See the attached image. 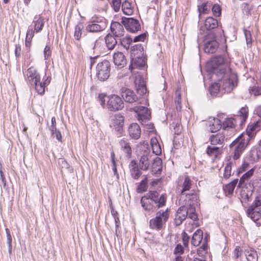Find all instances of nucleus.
I'll list each match as a JSON object with an SVG mask.
<instances>
[{"instance_id":"nucleus-29","label":"nucleus","mask_w":261,"mask_h":261,"mask_svg":"<svg viewBox=\"0 0 261 261\" xmlns=\"http://www.w3.org/2000/svg\"><path fill=\"white\" fill-rule=\"evenodd\" d=\"M124 123V117L120 114H116L114 116L112 119V122L111 126H113L118 130L122 127Z\"/></svg>"},{"instance_id":"nucleus-44","label":"nucleus","mask_w":261,"mask_h":261,"mask_svg":"<svg viewBox=\"0 0 261 261\" xmlns=\"http://www.w3.org/2000/svg\"><path fill=\"white\" fill-rule=\"evenodd\" d=\"M84 27L82 23H79L75 27V31L74 33V36L75 38L79 40L80 39L82 34V30Z\"/></svg>"},{"instance_id":"nucleus-20","label":"nucleus","mask_w":261,"mask_h":261,"mask_svg":"<svg viewBox=\"0 0 261 261\" xmlns=\"http://www.w3.org/2000/svg\"><path fill=\"white\" fill-rule=\"evenodd\" d=\"M261 126V122L257 121L255 123H253L249 125L247 129L246 133H243L242 135H247L249 137V140L253 138L256 135V133L258 132Z\"/></svg>"},{"instance_id":"nucleus-53","label":"nucleus","mask_w":261,"mask_h":261,"mask_svg":"<svg viewBox=\"0 0 261 261\" xmlns=\"http://www.w3.org/2000/svg\"><path fill=\"white\" fill-rule=\"evenodd\" d=\"M212 11L215 16H220L221 14V9L219 5L215 4L212 8Z\"/></svg>"},{"instance_id":"nucleus-63","label":"nucleus","mask_w":261,"mask_h":261,"mask_svg":"<svg viewBox=\"0 0 261 261\" xmlns=\"http://www.w3.org/2000/svg\"><path fill=\"white\" fill-rule=\"evenodd\" d=\"M234 256L236 258H238L241 255V249L240 247L237 246L233 251Z\"/></svg>"},{"instance_id":"nucleus-27","label":"nucleus","mask_w":261,"mask_h":261,"mask_svg":"<svg viewBox=\"0 0 261 261\" xmlns=\"http://www.w3.org/2000/svg\"><path fill=\"white\" fill-rule=\"evenodd\" d=\"M210 130L212 133H215L221 129L222 126L220 120L214 118L208 121Z\"/></svg>"},{"instance_id":"nucleus-21","label":"nucleus","mask_w":261,"mask_h":261,"mask_svg":"<svg viewBox=\"0 0 261 261\" xmlns=\"http://www.w3.org/2000/svg\"><path fill=\"white\" fill-rule=\"evenodd\" d=\"M123 24H121L118 22H113L111 25V31L113 34L117 37L123 36L124 34V30Z\"/></svg>"},{"instance_id":"nucleus-62","label":"nucleus","mask_w":261,"mask_h":261,"mask_svg":"<svg viewBox=\"0 0 261 261\" xmlns=\"http://www.w3.org/2000/svg\"><path fill=\"white\" fill-rule=\"evenodd\" d=\"M146 37L145 34H142L137 36H136L134 38V42H139V41H143Z\"/></svg>"},{"instance_id":"nucleus-61","label":"nucleus","mask_w":261,"mask_h":261,"mask_svg":"<svg viewBox=\"0 0 261 261\" xmlns=\"http://www.w3.org/2000/svg\"><path fill=\"white\" fill-rule=\"evenodd\" d=\"M15 56L17 58H19L21 54V47L19 44H16L14 50Z\"/></svg>"},{"instance_id":"nucleus-46","label":"nucleus","mask_w":261,"mask_h":261,"mask_svg":"<svg viewBox=\"0 0 261 261\" xmlns=\"http://www.w3.org/2000/svg\"><path fill=\"white\" fill-rule=\"evenodd\" d=\"M32 85L35 86V89L38 94L42 95L44 93L45 87L42 83L40 82V81L37 82L36 84H34V85Z\"/></svg>"},{"instance_id":"nucleus-40","label":"nucleus","mask_w":261,"mask_h":261,"mask_svg":"<svg viewBox=\"0 0 261 261\" xmlns=\"http://www.w3.org/2000/svg\"><path fill=\"white\" fill-rule=\"evenodd\" d=\"M245 255L248 261H257L258 256L256 251L252 249L246 250Z\"/></svg>"},{"instance_id":"nucleus-17","label":"nucleus","mask_w":261,"mask_h":261,"mask_svg":"<svg viewBox=\"0 0 261 261\" xmlns=\"http://www.w3.org/2000/svg\"><path fill=\"white\" fill-rule=\"evenodd\" d=\"M151 154L148 150H145L139 160V167L141 169L147 170L150 164Z\"/></svg>"},{"instance_id":"nucleus-64","label":"nucleus","mask_w":261,"mask_h":261,"mask_svg":"<svg viewBox=\"0 0 261 261\" xmlns=\"http://www.w3.org/2000/svg\"><path fill=\"white\" fill-rule=\"evenodd\" d=\"M175 94L176 95V97L175 98V104L181 103L180 93L178 90L176 91Z\"/></svg>"},{"instance_id":"nucleus-57","label":"nucleus","mask_w":261,"mask_h":261,"mask_svg":"<svg viewBox=\"0 0 261 261\" xmlns=\"http://www.w3.org/2000/svg\"><path fill=\"white\" fill-rule=\"evenodd\" d=\"M244 34L246 38V43L248 45H251L252 44V39L250 31L245 30H244Z\"/></svg>"},{"instance_id":"nucleus-13","label":"nucleus","mask_w":261,"mask_h":261,"mask_svg":"<svg viewBox=\"0 0 261 261\" xmlns=\"http://www.w3.org/2000/svg\"><path fill=\"white\" fill-rule=\"evenodd\" d=\"M121 22L129 32L136 33L141 29L139 21L133 18L122 17Z\"/></svg>"},{"instance_id":"nucleus-26","label":"nucleus","mask_w":261,"mask_h":261,"mask_svg":"<svg viewBox=\"0 0 261 261\" xmlns=\"http://www.w3.org/2000/svg\"><path fill=\"white\" fill-rule=\"evenodd\" d=\"M225 139V136L222 133H218L213 135L210 138V141L212 145H221L223 144Z\"/></svg>"},{"instance_id":"nucleus-6","label":"nucleus","mask_w":261,"mask_h":261,"mask_svg":"<svg viewBox=\"0 0 261 261\" xmlns=\"http://www.w3.org/2000/svg\"><path fill=\"white\" fill-rule=\"evenodd\" d=\"M247 216L257 224H261V196L256 197L247 210Z\"/></svg>"},{"instance_id":"nucleus-55","label":"nucleus","mask_w":261,"mask_h":261,"mask_svg":"<svg viewBox=\"0 0 261 261\" xmlns=\"http://www.w3.org/2000/svg\"><path fill=\"white\" fill-rule=\"evenodd\" d=\"M101 43L98 39H96L93 43L91 44V47L94 51H97L100 49Z\"/></svg>"},{"instance_id":"nucleus-25","label":"nucleus","mask_w":261,"mask_h":261,"mask_svg":"<svg viewBox=\"0 0 261 261\" xmlns=\"http://www.w3.org/2000/svg\"><path fill=\"white\" fill-rule=\"evenodd\" d=\"M218 47V43L216 39L207 41L204 45V51L208 54L214 53Z\"/></svg>"},{"instance_id":"nucleus-37","label":"nucleus","mask_w":261,"mask_h":261,"mask_svg":"<svg viewBox=\"0 0 261 261\" xmlns=\"http://www.w3.org/2000/svg\"><path fill=\"white\" fill-rule=\"evenodd\" d=\"M254 172V168H251L247 172L244 173L240 179L239 186L240 187L241 185L244 184L245 181L250 179L253 175Z\"/></svg>"},{"instance_id":"nucleus-31","label":"nucleus","mask_w":261,"mask_h":261,"mask_svg":"<svg viewBox=\"0 0 261 261\" xmlns=\"http://www.w3.org/2000/svg\"><path fill=\"white\" fill-rule=\"evenodd\" d=\"M150 145L152 148V152L156 155L162 153V148L158 139L155 137L152 138L150 140Z\"/></svg>"},{"instance_id":"nucleus-7","label":"nucleus","mask_w":261,"mask_h":261,"mask_svg":"<svg viewBox=\"0 0 261 261\" xmlns=\"http://www.w3.org/2000/svg\"><path fill=\"white\" fill-rule=\"evenodd\" d=\"M106 19L103 17H93L87 23L85 30L88 32L98 33L107 28Z\"/></svg>"},{"instance_id":"nucleus-58","label":"nucleus","mask_w":261,"mask_h":261,"mask_svg":"<svg viewBox=\"0 0 261 261\" xmlns=\"http://www.w3.org/2000/svg\"><path fill=\"white\" fill-rule=\"evenodd\" d=\"M51 51L50 47L48 46H46L44 49V60H47L51 55Z\"/></svg>"},{"instance_id":"nucleus-23","label":"nucleus","mask_w":261,"mask_h":261,"mask_svg":"<svg viewBox=\"0 0 261 261\" xmlns=\"http://www.w3.org/2000/svg\"><path fill=\"white\" fill-rule=\"evenodd\" d=\"M129 136L134 139H138L141 136V128L137 123H132L128 127Z\"/></svg>"},{"instance_id":"nucleus-35","label":"nucleus","mask_w":261,"mask_h":261,"mask_svg":"<svg viewBox=\"0 0 261 261\" xmlns=\"http://www.w3.org/2000/svg\"><path fill=\"white\" fill-rule=\"evenodd\" d=\"M136 84L138 85L137 88V92L140 95H144L147 92V89L144 80L141 78L136 80Z\"/></svg>"},{"instance_id":"nucleus-33","label":"nucleus","mask_w":261,"mask_h":261,"mask_svg":"<svg viewBox=\"0 0 261 261\" xmlns=\"http://www.w3.org/2000/svg\"><path fill=\"white\" fill-rule=\"evenodd\" d=\"M33 23L36 32H39L42 30L44 26V19L40 15H37L34 17Z\"/></svg>"},{"instance_id":"nucleus-49","label":"nucleus","mask_w":261,"mask_h":261,"mask_svg":"<svg viewBox=\"0 0 261 261\" xmlns=\"http://www.w3.org/2000/svg\"><path fill=\"white\" fill-rule=\"evenodd\" d=\"M108 96L104 93H100L98 94L97 97V100L100 102L101 106L105 108L107 107V103H106V98H107Z\"/></svg>"},{"instance_id":"nucleus-32","label":"nucleus","mask_w":261,"mask_h":261,"mask_svg":"<svg viewBox=\"0 0 261 261\" xmlns=\"http://www.w3.org/2000/svg\"><path fill=\"white\" fill-rule=\"evenodd\" d=\"M119 144L121 150L123 151L128 158H130L132 154V148L129 142L124 139H121Z\"/></svg>"},{"instance_id":"nucleus-50","label":"nucleus","mask_w":261,"mask_h":261,"mask_svg":"<svg viewBox=\"0 0 261 261\" xmlns=\"http://www.w3.org/2000/svg\"><path fill=\"white\" fill-rule=\"evenodd\" d=\"M211 6L207 5V3H203L201 6H198V11L199 15L201 14L207 13L209 11Z\"/></svg>"},{"instance_id":"nucleus-11","label":"nucleus","mask_w":261,"mask_h":261,"mask_svg":"<svg viewBox=\"0 0 261 261\" xmlns=\"http://www.w3.org/2000/svg\"><path fill=\"white\" fill-rule=\"evenodd\" d=\"M137 114L139 121L142 124L148 121L151 117V113L147 108L142 106H136L132 108Z\"/></svg>"},{"instance_id":"nucleus-12","label":"nucleus","mask_w":261,"mask_h":261,"mask_svg":"<svg viewBox=\"0 0 261 261\" xmlns=\"http://www.w3.org/2000/svg\"><path fill=\"white\" fill-rule=\"evenodd\" d=\"M148 196L153 200L155 210L165 205L167 200L166 194L160 195L156 191H149Z\"/></svg>"},{"instance_id":"nucleus-9","label":"nucleus","mask_w":261,"mask_h":261,"mask_svg":"<svg viewBox=\"0 0 261 261\" xmlns=\"http://www.w3.org/2000/svg\"><path fill=\"white\" fill-rule=\"evenodd\" d=\"M124 107V102L121 98L117 95L111 94L108 96L107 108L111 111L122 110Z\"/></svg>"},{"instance_id":"nucleus-43","label":"nucleus","mask_w":261,"mask_h":261,"mask_svg":"<svg viewBox=\"0 0 261 261\" xmlns=\"http://www.w3.org/2000/svg\"><path fill=\"white\" fill-rule=\"evenodd\" d=\"M260 156V153L256 149H252L251 150L249 154V158L250 161L255 162H257Z\"/></svg>"},{"instance_id":"nucleus-4","label":"nucleus","mask_w":261,"mask_h":261,"mask_svg":"<svg viewBox=\"0 0 261 261\" xmlns=\"http://www.w3.org/2000/svg\"><path fill=\"white\" fill-rule=\"evenodd\" d=\"M169 212L170 210L168 208L158 212L155 217L150 220V227L156 231L164 229L169 218Z\"/></svg>"},{"instance_id":"nucleus-10","label":"nucleus","mask_w":261,"mask_h":261,"mask_svg":"<svg viewBox=\"0 0 261 261\" xmlns=\"http://www.w3.org/2000/svg\"><path fill=\"white\" fill-rule=\"evenodd\" d=\"M110 64L106 60L98 63L96 66V75L100 81H106L110 76Z\"/></svg>"},{"instance_id":"nucleus-8","label":"nucleus","mask_w":261,"mask_h":261,"mask_svg":"<svg viewBox=\"0 0 261 261\" xmlns=\"http://www.w3.org/2000/svg\"><path fill=\"white\" fill-rule=\"evenodd\" d=\"M248 114V110L246 107H242L238 112V115L236 118H227L223 123V127L224 129L226 128L235 127L237 121H239L240 125H242L246 121Z\"/></svg>"},{"instance_id":"nucleus-34","label":"nucleus","mask_w":261,"mask_h":261,"mask_svg":"<svg viewBox=\"0 0 261 261\" xmlns=\"http://www.w3.org/2000/svg\"><path fill=\"white\" fill-rule=\"evenodd\" d=\"M122 10L123 13L127 15H130L134 12V9L131 3L128 0H125L122 4Z\"/></svg>"},{"instance_id":"nucleus-54","label":"nucleus","mask_w":261,"mask_h":261,"mask_svg":"<svg viewBox=\"0 0 261 261\" xmlns=\"http://www.w3.org/2000/svg\"><path fill=\"white\" fill-rule=\"evenodd\" d=\"M121 4V0H113L112 7L115 12H118L120 10Z\"/></svg>"},{"instance_id":"nucleus-42","label":"nucleus","mask_w":261,"mask_h":261,"mask_svg":"<svg viewBox=\"0 0 261 261\" xmlns=\"http://www.w3.org/2000/svg\"><path fill=\"white\" fill-rule=\"evenodd\" d=\"M58 164L62 172L63 170H67L70 172L72 171V169L70 168L68 163L64 159H59L58 160Z\"/></svg>"},{"instance_id":"nucleus-24","label":"nucleus","mask_w":261,"mask_h":261,"mask_svg":"<svg viewBox=\"0 0 261 261\" xmlns=\"http://www.w3.org/2000/svg\"><path fill=\"white\" fill-rule=\"evenodd\" d=\"M151 172L152 174H160L162 169V161L159 157H155L152 164Z\"/></svg>"},{"instance_id":"nucleus-48","label":"nucleus","mask_w":261,"mask_h":261,"mask_svg":"<svg viewBox=\"0 0 261 261\" xmlns=\"http://www.w3.org/2000/svg\"><path fill=\"white\" fill-rule=\"evenodd\" d=\"M111 161L113 164L112 170L114 172V174L116 175L117 179L119 178V174L117 172L116 161L115 160V153L113 151L111 153Z\"/></svg>"},{"instance_id":"nucleus-47","label":"nucleus","mask_w":261,"mask_h":261,"mask_svg":"<svg viewBox=\"0 0 261 261\" xmlns=\"http://www.w3.org/2000/svg\"><path fill=\"white\" fill-rule=\"evenodd\" d=\"M133 41L132 39L129 37L126 36L121 39V44L126 49H128L130 44Z\"/></svg>"},{"instance_id":"nucleus-38","label":"nucleus","mask_w":261,"mask_h":261,"mask_svg":"<svg viewBox=\"0 0 261 261\" xmlns=\"http://www.w3.org/2000/svg\"><path fill=\"white\" fill-rule=\"evenodd\" d=\"M235 161H230L225 166L224 172V177L228 178L231 175V169L235 166Z\"/></svg>"},{"instance_id":"nucleus-28","label":"nucleus","mask_w":261,"mask_h":261,"mask_svg":"<svg viewBox=\"0 0 261 261\" xmlns=\"http://www.w3.org/2000/svg\"><path fill=\"white\" fill-rule=\"evenodd\" d=\"M222 152L221 148L214 145L208 146L206 149V153L208 156L213 159H216Z\"/></svg>"},{"instance_id":"nucleus-45","label":"nucleus","mask_w":261,"mask_h":261,"mask_svg":"<svg viewBox=\"0 0 261 261\" xmlns=\"http://www.w3.org/2000/svg\"><path fill=\"white\" fill-rule=\"evenodd\" d=\"M221 85L218 83H214L212 84L210 87V92L211 95L215 96L218 94Z\"/></svg>"},{"instance_id":"nucleus-2","label":"nucleus","mask_w":261,"mask_h":261,"mask_svg":"<svg viewBox=\"0 0 261 261\" xmlns=\"http://www.w3.org/2000/svg\"><path fill=\"white\" fill-rule=\"evenodd\" d=\"M250 142L247 135L241 134L229 145L234 160L240 158Z\"/></svg>"},{"instance_id":"nucleus-14","label":"nucleus","mask_w":261,"mask_h":261,"mask_svg":"<svg viewBox=\"0 0 261 261\" xmlns=\"http://www.w3.org/2000/svg\"><path fill=\"white\" fill-rule=\"evenodd\" d=\"M120 93L124 101L128 103L137 102L139 100V103H142L135 93L132 90L126 87H122L120 89Z\"/></svg>"},{"instance_id":"nucleus-39","label":"nucleus","mask_w":261,"mask_h":261,"mask_svg":"<svg viewBox=\"0 0 261 261\" xmlns=\"http://www.w3.org/2000/svg\"><path fill=\"white\" fill-rule=\"evenodd\" d=\"M133 167L130 169V174L132 177L135 179H137L141 175V172L136 166L135 162L132 161L131 162Z\"/></svg>"},{"instance_id":"nucleus-52","label":"nucleus","mask_w":261,"mask_h":261,"mask_svg":"<svg viewBox=\"0 0 261 261\" xmlns=\"http://www.w3.org/2000/svg\"><path fill=\"white\" fill-rule=\"evenodd\" d=\"M249 92L254 96L261 95V87L254 86L249 89Z\"/></svg>"},{"instance_id":"nucleus-16","label":"nucleus","mask_w":261,"mask_h":261,"mask_svg":"<svg viewBox=\"0 0 261 261\" xmlns=\"http://www.w3.org/2000/svg\"><path fill=\"white\" fill-rule=\"evenodd\" d=\"M191 186L192 181L190 177L189 176L185 177L183 182L180 185L179 184L177 187V191L180 193L181 197L185 195L186 196L188 195L186 192L190 190ZM188 195L190 194H188ZM180 200L181 199L179 200Z\"/></svg>"},{"instance_id":"nucleus-15","label":"nucleus","mask_w":261,"mask_h":261,"mask_svg":"<svg viewBox=\"0 0 261 261\" xmlns=\"http://www.w3.org/2000/svg\"><path fill=\"white\" fill-rule=\"evenodd\" d=\"M26 80L31 85L36 84L37 82L40 81V74L37 72L35 68L30 67L24 73Z\"/></svg>"},{"instance_id":"nucleus-60","label":"nucleus","mask_w":261,"mask_h":261,"mask_svg":"<svg viewBox=\"0 0 261 261\" xmlns=\"http://www.w3.org/2000/svg\"><path fill=\"white\" fill-rule=\"evenodd\" d=\"M207 248V245L205 243H203L202 245L197 249V254L199 256H202L203 252L205 251Z\"/></svg>"},{"instance_id":"nucleus-22","label":"nucleus","mask_w":261,"mask_h":261,"mask_svg":"<svg viewBox=\"0 0 261 261\" xmlns=\"http://www.w3.org/2000/svg\"><path fill=\"white\" fill-rule=\"evenodd\" d=\"M113 61L115 65L118 68H121L126 64V60L125 56L121 52L114 53L113 55Z\"/></svg>"},{"instance_id":"nucleus-18","label":"nucleus","mask_w":261,"mask_h":261,"mask_svg":"<svg viewBox=\"0 0 261 261\" xmlns=\"http://www.w3.org/2000/svg\"><path fill=\"white\" fill-rule=\"evenodd\" d=\"M188 217L187 207L185 206L179 207L175 215V223L176 225H179Z\"/></svg>"},{"instance_id":"nucleus-59","label":"nucleus","mask_w":261,"mask_h":261,"mask_svg":"<svg viewBox=\"0 0 261 261\" xmlns=\"http://www.w3.org/2000/svg\"><path fill=\"white\" fill-rule=\"evenodd\" d=\"M184 253V248L180 244H178L175 248L174 253L175 254H178V255H180V254Z\"/></svg>"},{"instance_id":"nucleus-3","label":"nucleus","mask_w":261,"mask_h":261,"mask_svg":"<svg viewBox=\"0 0 261 261\" xmlns=\"http://www.w3.org/2000/svg\"><path fill=\"white\" fill-rule=\"evenodd\" d=\"M132 50L131 63L129 69L132 71L134 68H141L145 65L146 58L144 55L143 47L141 44H137L133 46Z\"/></svg>"},{"instance_id":"nucleus-41","label":"nucleus","mask_w":261,"mask_h":261,"mask_svg":"<svg viewBox=\"0 0 261 261\" xmlns=\"http://www.w3.org/2000/svg\"><path fill=\"white\" fill-rule=\"evenodd\" d=\"M238 182V179H234L225 185L224 187V191L226 193H228V194H232L233 192V190L236 186Z\"/></svg>"},{"instance_id":"nucleus-30","label":"nucleus","mask_w":261,"mask_h":261,"mask_svg":"<svg viewBox=\"0 0 261 261\" xmlns=\"http://www.w3.org/2000/svg\"><path fill=\"white\" fill-rule=\"evenodd\" d=\"M203 238V231L201 229H197L193 234L191 244L194 246H198L201 242Z\"/></svg>"},{"instance_id":"nucleus-1","label":"nucleus","mask_w":261,"mask_h":261,"mask_svg":"<svg viewBox=\"0 0 261 261\" xmlns=\"http://www.w3.org/2000/svg\"><path fill=\"white\" fill-rule=\"evenodd\" d=\"M207 69L221 77L220 83L221 90L225 93L231 92L237 85V76L236 73L232 72L227 62L224 61L222 57L213 58L206 65Z\"/></svg>"},{"instance_id":"nucleus-19","label":"nucleus","mask_w":261,"mask_h":261,"mask_svg":"<svg viewBox=\"0 0 261 261\" xmlns=\"http://www.w3.org/2000/svg\"><path fill=\"white\" fill-rule=\"evenodd\" d=\"M149 192L143 196L141 199L142 206L145 211H153L155 210L153 200L149 197Z\"/></svg>"},{"instance_id":"nucleus-5","label":"nucleus","mask_w":261,"mask_h":261,"mask_svg":"<svg viewBox=\"0 0 261 261\" xmlns=\"http://www.w3.org/2000/svg\"><path fill=\"white\" fill-rule=\"evenodd\" d=\"M216 30L214 37H222L224 36V30L221 25H219L218 20L212 17H207L204 21V25L200 27L199 32L201 34H204L205 30Z\"/></svg>"},{"instance_id":"nucleus-36","label":"nucleus","mask_w":261,"mask_h":261,"mask_svg":"<svg viewBox=\"0 0 261 261\" xmlns=\"http://www.w3.org/2000/svg\"><path fill=\"white\" fill-rule=\"evenodd\" d=\"M105 42L107 47L110 50L114 49L117 43L114 37L110 34H108L105 37Z\"/></svg>"},{"instance_id":"nucleus-56","label":"nucleus","mask_w":261,"mask_h":261,"mask_svg":"<svg viewBox=\"0 0 261 261\" xmlns=\"http://www.w3.org/2000/svg\"><path fill=\"white\" fill-rule=\"evenodd\" d=\"M34 31H35L33 30V27L31 26H29L27 30L25 38H29L30 39H32L34 36Z\"/></svg>"},{"instance_id":"nucleus-51","label":"nucleus","mask_w":261,"mask_h":261,"mask_svg":"<svg viewBox=\"0 0 261 261\" xmlns=\"http://www.w3.org/2000/svg\"><path fill=\"white\" fill-rule=\"evenodd\" d=\"M250 164L246 162L243 163L242 165L238 169V174L242 173L250 169Z\"/></svg>"}]
</instances>
